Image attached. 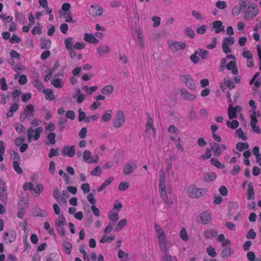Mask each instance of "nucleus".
<instances>
[{
    "mask_svg": "<svg viewBox=\"0 0 261 261\" xmlns=\"http://www.w3.org/2000/svg\"><path fill=\"white\" fill-rule=\"evenodd\" d=\"M159 192L160 196L166 205L170 208L173 204L174 201L172 199H169L167 197V192L166 191L165 175L163 170H161L159 171Z\"/></svg>",
    "mask_w": 261,
    "mask_h": 261,
    "instance_id": "obj_1",
    "label": "nucleus"
},
{
    "mask_svg": "<svg viewBox=\"0 0 261 261\" xmlns=\"http://www.w3.org/2000/svg\"><path fill=\"white\" fill-rule=\"evenodd\" d=\"M154 229L159 242V248L162 251L168 252L171 244L166 239V234L163 228L158 224H154Z\"/></svg>",
    "mask_w": 261,
    "mask_h": 261,
    "instance_id": "obj_2",
    "label": "nucleus"
},
{
    "mask_svg": "<svg viewBox=\"0 0 261 261\" xmlns=\"http://www.w3.org/2000/svg\"><path fill=\"white\" fill-rule=\"evenodd\" d=\"M188 195L191 198H199L205 195L206 189L196 187L194 185H190L187 189Z\"/></svg>",
    "mask_w": 261,
    "mask_h": 261,
    "instance_id": "obj_3",
    "label": "nucleus"
},
{
    "mask_svg": "<svg viewBox=\"0 0 261 261\" xmlns=\"http://www.w3.org/2000/svg\"><path fill=\"white\" fill-rule=\"evenodd\" d=\"M43 131V129L42 127H38L35 129L32 127H29L27 130L28 142H31L33 140L35 141L38 140Z\"/></svg>",
    "mask_w": 261,
    "mask_h": 261,
    "instance_id": "obj_4",
    "label": "nucleus"
},
{
    "mask_svg": "<svg viewBox=\"0 0 261 261\" xmlns=\"http://www.w3.org/2000/svg\"><path fill=\"white\" fill-rule=\"evenodd\" d=\"M258 13V9L255 4L253 3L249 4L247 7L246 11L244 13V18L246 20H250Z\"/></svg>",
    "mask_w": 261,
    "mask_h": 261,
    "instance_id": "obj_5",
    "label": "nucleus"
},
{
    "mask_svg": "<svg viewBox=\"0 0 261 261\" xmlns=\"http://www.w3.org/2000/svg\"><path fill=\"white\" fill-rule=\"evenodd\" d=\"M125 122V116L123 111H118L113 121V125L116 128L121 127Z\"/></svg>",
    "mask_w": 261,
    "mask_h": 261,
    "instance_id": "obj_6",
    "label": "nucleus"
},
{
    "mask_svg": "<svg viewBox=\"0 0 261 261\" xmlns=\"http://www.w3.org/2000/svg\"><path fill=\"white\" fill-rule=\"evenodd\" d=\"M83 159L85 162L88 164L97 163L99 161V156L97 154L92 156L90 151L86 150L83 152Z\"/></svg>",
    "mask_w": 261,
    "mask_h": 261,
    "instance_id": "obj_7",
    "label": "nucleus"
},
{
    "mask_svg": "<svg viewBox=\"0 0 261 261\" xmlns=\"http://www.w3.org/2000/svg\"><path fill=\"white\" fill-rule=\"evenodd\" d=\"M35 114V109L34 105L29 104L24 108L23 113L20 116V120L23 121L25 119H30L33 117Z\"/></svg>",
    "mask_w": 261,
    "mask_h": 261,
    "instance_id": "obj_8",
    "label": "nucleus"
},
{
    "mask_svg": "<svg viewBox=\"0 0 261 261\" xmlns=\"http://www.w3.org/2000/svg\"><path fill=\"white\" fill-rule=\"evenodd\" d=\"M103 9L97 4H93L88 9V13L92 17H97L102 15Z\"/></svg>",
    "mask_w": 261,
    "mask_h": 261,
    "instance_id": "obj_9",
    "label": "nucleus"
},
{
    "mask_svg": "<svg viewBox=\"0 0 261 261\" xmlns=\"http://www.w3.org/2000/svg\"><path fill=\"white\" fill-rule=\"evenodd\" d=\"M135 39L141 49H143L145 46L143 34L140 28H137L135 29Z\"/></svg>",
    "mask_w": 261,
    "mask_h": 261,
    "instance_id": "obj_10",
    "label": "nucleus"
},
{
    "mask_svg": "<svg viewBox=\"0 0 261 261\" xmlns=\"http://www.w3.org/2000/svg\"><path fill=\"white\" fill-rule=\"evenodd\" d=\"M168 46L171 50L175 53L180 50L184 49L186 47V44L182 42L173 41L170 43L168 42Z\"/></svg>",
    "mask_w": 261,
    "mask_h": 261,
    "instance_id": "obj_11",
    "label": "nucleus"
},
{
    "mask_svg": "<svg viewBox=\"0 0 261 261\" xmlns=\"http://www.w3.org/2000/svg\"><path fill=\"white\" fill-rule=\"evenodd\" d=\"M181 81L190 89L193 90L196 88L195 84L191 75H183L180 77Z\"/></svg>",
    "mask_w": 261,
    "mask_h": 261,
    "instance_id": "obj_12",
    "label": "nucleus"
},
{
    "mask_svg": "<svg viewBox=\"0 0 261 261\" xmlns=\"http://www.w3.org/2000/svg\"><path fill=\"white\" fill-rule=\"evenodd\" d=\"M75 153V148L74 145L69 146H64L62 150V154L63 156L73 157Z\"/></svg>",
    "mask_w": 261,
    "mask_h": 261,
    "instance_id": "obj_13",
    "label": "nucleus"
},
{
    "mask_svg": "<svg viewBox=\"0 0 261 261\" xmlns=\"http://www.w3.org/2000/svg\"><path fill=\"white\" fill-rule=\"evenodd\" d=\"M242 111V108L240 106H237L232 107V105L230 104L228 108V115L230 119L237 118V112H240Z\"/></svg>",
    "mask_w": 261,
    "mask_h": 261,
    "instance_id": "obj_14",
    "label": "nucleus"
},
{
    "mask_svg": "<svg viewBox=\"0 0 261 261\" xmlns=\"http://www.w3.org/2000/svg\"><path fill=\"white\" fill-rule=\"evenodd\" d=\"M212 29L215 30L216 34H219L224 31V27L223 25L222 22L220 20H216L210 24Z\"/></svg>",
    "mask_w": 261,
    "mask_h": 261,
    "instance_id": "obj_15",
    "label": "nucleus"
},
{
    "mask_svg": "<svg viewBox=\"0 0 261 261\" xmlns=\"http://www.w3.org/2000/svg\"><path fill=\"white\" fill-rule=\"evenodd\" d=\"M137 168V164L134 161L127 163L124 167L123 172L125 175L132 173Z\"/></svg>",
    "mask_w": 261,
    "mask_h": 261,
    "instance_id": "obj_16",
    "label": "nucleus"
},
{
    "mask_svg": "<svg viewBox=\"0 0 261 261\" xmlns=\"http://www.w3.org/2000/svg\"><path fill=\"white\" fill-rule=\"evenodd\" d=\"M182 98L187 100H194L196 96L195 94L190 93L186 89H182L181 91Z\"/></svg>",
    "mask_w": 261,
    "mask_h": 261,
    "instance_id": "obj_17",
    "label": "nucleus"
},
{
    "mask_svg": "<svg viewBox=\"0 0 261 261\" xmlns=\"http://www.w3.org/2000/svg\"><path fill=\"white\" fill-rule=\"evenodd\" d=\"M200 220L202 224H207L212 219V217L209 212L203 211L200 214Z\"/></svg>",
    "mask_w": 261,
    "mask_h": 261,
    "instance_id": "obj_18",
    "label": "nucleus"
},
{
    "mask_svg": "<svg viewBox=\"0 0 261 261\" xmlns=\"http://www.w3.org/2000/svg\"><path fill=\"white\" fill-rule=\"evenodd\" d=\"M16 238V232L14 230H10L5 233L4 239L8 243L14 242Z\"/></svg>",
    "mask_w": 261,
    "mask_h": 261,
    "instance_id": "obj_19",
    "label": "nucleus"
},
{
    "mask_svg": "<svg viewBox=\"0 0 261 261\" xmlns=\"http://www.w3.org/2000/svg\"><path fill=\"white\" fill-rule=\"evenodd\" d=\"M246 195L248 200H253L255 198L254 190L252 182H250L248 185Z\"/></svg>",
    "mask_w": 261,
    "mask_h": 261,
    "instance_id": "obj_20",
    "label": "nucleus"
},
{
    "mask_svg": "<svg viewBox=\"0 0 261 261\" xmlns=\"http://www.w3.org/2000/svg\"><path fill=\"white\" fill-rule=\"evenodd\" d=\"M84 39L85 41L94 44H96L99 42L98 40L92 34L86 33Z\"/></svg>",
    "mask_w": 261,
    "mask_h": 261,
    "instance_id": "obj_21",
    "label": "nucleus"
},
{
    "mask_svg": "<svg viewBox=\"0 0 261 261\" xmlns=\"http://www.w3.org/2000/svg\"><path fill=\"white\" fill-rule=\"evenodd\" d=\"M226 68L227 70H231L233 74L237 75L238 74V69L236 66V63L234 61L229 62L226 65Z\"/></svg>",
    "mask_w": 261,
    "mask_h": 261,
    "instance_id": "obj_22",
    "label": "nucleus"
},
{
    "mask_svg": "<svg viewBox=\"0 0 261 261\" xmlns=\"http://www.w3.org/2000/svg\"><path fill=\"white\" fill-rule=\"evenodd\" d=\"M96 51L98 55L101 57L104 54L109 53L110 51V48L107 45H103L98 47L96 48Z\"/></svg>",
    "mask_w": 261,
    "mask_h": 261,
    "instance_id": "obj_23",
    "label": "nucleus"
},
{
    "mask_svg": "<svg viewBox=\"0 0 261 261\" xmlns=\"http://www.w3.org/2000/svg\"><path fill=\"white\" fill-rule=\"evenodd\" d=\"M44 187L42 184H38L37 185L35 188H33L31 191V194L34 197H38L41 193L43 191Z\"/></svg>",
    "mask_w": 261,
    "mask_h": 261,
    "instance_id": "obj_24",
    "label": "nucleus"
},
{
    "mask_svg": "<svg viewBox=\"0 0 261 261\" xmlns=\"http://www.w3.org/2000/svg\"><path fill=\"white\" fill-rule=\"evenodd\" d=\"M114 90V87L111 85H108L103 87L101 92L104 95H109L113 93Z\"/></svg>",
    "mask_w": 261,
    "mask_h": 261,
    "instance_id": "obj_25",
    "label": "nucleus"
},
{
    "mask_svg": "<svg viewBox=\"0 0 261 261\" xmlns=\"http://www.w3.org/2000/svg\"><path fill=\"white\" fill-rule=\"evenodd\" d=\"M45 96V99L47 100H53L55 99V95L53 90L50 89H46L43 91L42 92Z\"/></svg>",
    "mask_w": 261,
    "mask_h": 261,
    "instance_id": "obj_26",
    "label": "nucleus"
},
{
    "mask_svg": "<svg viewBox=\"0 0 261 261\" xmlns=\"http://www.w3.org/2000/svg\"><path fill=\"white\" fill-rule=\"evenodd\" d=\"M53 196L59 202H66L65 199L61 195V193L58 189H54L53 191Z\"/></svg>",
    "mask_w": 261,
    "mask_h": 261,
    "instance_id": "obj_27",
    "label": "nucleus"
},
{
    "mask_svg": "<svg viewBox=\"0 0 261 261\" xmlns=\"http://www.w3.org/2000/svg\"><path fill=\"white\" fill-rule=\"evenodd\" d=\"M113 180V177H109L102 184V185L98 188H97V191L100 192L106 189L109 185H110L112 182Z\"/></svg>",
    "mask_w": 261,
    "mask_h": 261,
    "instance_id": "obj_28",
    "label": "nucleus"
},
{
    "mask_svg": "<svg viewBox=\"0 0 261 261\" xmlns=\"http://www.w3.org/2000/svg\"><path fill=\"white\" fill-rule=\"evenodd\" d=\"M216 178V174L214 172H207L203 175V180L205 181H212Z\"/></svg>",
    "mask_w": 261,
    "mask_h": 261,
    "instance_id": "obj_29",
    "label": "nucleus"
},
{
    "mask_svg": "<svg viewBox=\"0 0 261 261\" xmlns=\"http://www.w3.org/2000/svg\"><path fill=\"white\" fill-rule=\"evenodd\" d=\"M211 149L215 156H219L222 153L220 145L218 143H214L211 146Z\"/></svg>",
    "mask_w": 261,
    "mask_h": 261,
    "instance_id": "obj_30",
    "label": "nucleus"
},
{
    "mask_svg": "<svg viewBox=\"0 0 261 261\" xmlns=\"http://www.w3.org/2000/svg\"><path fill=\"white\" fill-rule=\"evenodd\" d=\"M108 217L110 220L114 222H116L119 219V216L117 212H115L112 210L109 212Z\"/></svg>",
    "mask_w": 261,
    "mask_h": 261,
    "instance_id": "obj_31",
    "label": "nucleus"
},
{
    "mask_svg": "<svg viewBox=\"0 0 261 261\" xmlns=\"http://www.w3.org/2000/svg\"><path fill=\"white\" fill-rule=\"evenodd\" d=\"M97 89V87L96 86H92L91 87H88L87 86H83L82 87V90L86 93L87 95H91L94 92H95Z\"/></svg>",
    "mask_w": 261,
    "mask_h": 261,
    "instance_id": "obj_32",
    "label": "nucleus"
},
{
    "mask_svg": "<svg viewBox=\"0 0 261 261\" xmlns=\"http://www.w3.org/2000/svg\"><path fill=\"white\" fill-rule=\"evenodd\" d=\"M51 84L56 88L60 89L63 87L62 80L59 78L51 80Z\"/></svg>",
    "mask_w": 261,
    "mask_h": 261,
    "instance_id": "obj_33",
    "label": "nucleus"
},
{
    "mask_svg": "<svg viewBox=\"0 0 261 261\" xmlns=\"http://www.w3.org/2000/svg\"><path fill=\"white\" fill-rule=\"evenodd\" d=\"M10 154L11 155V160L12 161L13 163H14L15 162L18 163L20 161V158L17 152L13 150H11L10 151Z\"/></svg>",
    "mask_w": 261,
    "mask_h": 261,
    "instance_id": "obj_34",
    "label": "nucleus"
},
{
    "mask_svg": "<svg viewBox=\"0 0 261 261\" xmlns=\"http://www.w3.org/2000/svg\"><path fill=\"white\" fill-rule=\"evenodd\" d=\"M127 224V220L125 219H123L119 221L116 227L114 228L115 232H118L120 231L123 227H124Z\"/></svg>",
    "mask_w": 261,
    "mask_h": 261,
    "instance_id": "obj_35",
    "label": "nucleus"
},
{
    "mask_svg": "<svg viewBox=\"0 0 261 261\" xmlns=\"http://www.w3.org/2000/svg\"><path fill=\"white\" fill-rule=\"evenodd\" d=\"M66 223V220L62 214L59 216V219L55 221L56 227L63 226Z\"/></svg>",
    "mask_w": 261,
    "mask_h": 261,
    "instance_id": "obj_36",
    "label": "nucleus"
},
{
    "mask_svg": "<svg viewBox=\"0 0 261 261\" xmlns=\"http://www.w3.org/2000/svg\"><path fill=\"white\" fill-rule=\"evenodd\" d=\"M7 189L0 190V199L4 204L7 202Z\"/></svg>",
    "mask_w": 261,
    "mask_h": 261,
    "instance_id": "obj_37",
    "label": "nucleus"
},
{
    "mask_svg": "<svg viewBox=\"0 0 261 261\" xmlns=\"http://www.w3.org/2000/svg\"><path fill=\"white\" fill-rule=\"evenodd\" d=\"M51 42L49 39H41V48L42 49H48L51 46Z\"/></svg>",
    "mask_w": 261,
    "mask_h": 261,
    "instance_id": "obj_38",
    "label": "nucleus"
},
{
    "mask_svg": "<svg viewBox=\"0 0 261 261\" xmlns=\"http://www.w3.org/2000/svg\"><path fill=\"white\" fill-rule=\"evenodd\" d=\"M112 111L111 110H107L102 115L101 119L103 121L107 122L112 118Z\"/></svg>",
    "mask_w": 261,
    "mask_h": 261,
    "instance_id": "obj_39",
    "label": "nucleus"
},
{
    "mask_svg": "<svg viewBox=\"0 0 261 261\" xmlns=\"http://www.w3.org/2000/svg\"><path fill=\"white\" fill-rule=\"evenodd\" d=\"M217 232L216 230L210 229L204 232V236L207 239H211L216 237Z\"/></svg>",
    "mask_w": 261,
    "mask_h": 261,
    "instance_id": "obj_40",
    "label": "nucleus"
},
{
    "mask_svg": "<svg viewBox=\"0 0 261 261\" xmlns=\"http://www.w3.org/2000/svg\"><path fill=\"white\" fill-rule=\"evenodd\" d=\"M224 84L228 89L231 90L235 88V85L229 78H224L223 79Z\"/></svg>",
    "mask_w": 261,
    "mask_h": 261,
    "instance_id": "obj_41",
    "label": "nucleus"
},
{
    "mask_svg": "<svg viewBox=\"0 0 261 261\" xmlns=\"http://www.w3.org/2000/svg\"><path fill=\"white\" fill-rule=\"evenodd\" d=\"M210 162L213 165L218 169H222L225 167L216 158H212L210 160Z\"/></svg>",
    "mask_w": 261,
    "mask_h": 261,
    "instance_id": "obj_42",
    "label": "nucleus"
},
{
    "mask_svg": "<svg viewBox=\"0 0 261 261\" xmlns=\"http://www.w3.org/2000/svg\"><path fill=\"white\" fill-rule=\"evenodd\" d=\"M34 85L39 91H42L43 92V91L45 90L43 84L40 80L38 79L34 80Z\"/></svg>",
    "mask_w": 261,
    "mask_h": 261,
    "instance_id": "obj_43",
    "label": "nucleus"
},
{
    "mask_svg": "<svg viewBox=\"0 0 261 261\" xmlns=\"http://www.w3.org/2000/svg\"><path fill=\"white\" fill-rule=\"evenodd\" d=\"M64 43L66 49L70 50L73 46V38L72 37L67 38L64 41Z\"/></svg>",
    "mask_w": 261,
    "mask_h": 261,
    "instance_id": "obj_44",
    "label": "nucleus"
},
{
    "mask_svg": "<svg viewBox=\"0 0 261 261\" xmlns=\"http://www.w3.org/2000/svg\"><path fill=\"white\" fill-rule=\"evenodd\" d=\"M64 251L67 254H69L71 252L72 248V245L70 243L65 241L63 242V244Z\"/></svg>",
    "mask_w": 261,
    "mask_h": 261,
    "instance_id": "obj_45",
    "label": "nucleus"
},
{
    "mask_svg": "<svg viewBox=\"0 0 261 261\" xmlns=\"http://www.w3.org/2000/svg\"><path fill=\"white\" fill-rule=\"evenodd\" d=\"M248 148L249 145L247 143L239 142L236 145V149L240 151Z\"/></svg>",
    "mask_w": 261,
    "mask_h": 261,
    "instance_id": "obj_46",
    "label": "nucleus"
},
{
    "mask_svg": "<svg viewBox=\"0 0 261 261\" xmlns=\"http://www.w3.org/2000/svg\"><path fill=\"white\" fill-rule=\"evenodd\" d=\"M179 237L184 241H187L189 240V236L185 228L182 227L181 228L179 233Z\"/></svg>",
    "mask_w": 261,
    "mask_h": 261,
    "instance_id": "obj_47",
    "label": "nucleus"
},
{
    "mask_svg": "<svg viewBox=\"0 0 261 261\" xmlns=\"http://www.w3.org/2000/svg\"><path fill=\"white\" fill-rule=\"evenodd\" d=\"M226 124L228 127L231 129H236L238 127L239 123L237 120H233L232 121H227Z\"/></svg>",
    "mask_w": 261,
    "mask_h": 261,
    "instance_id": "obj_48",
    "label": "nucleus"
},
{
    "mask_svg": "<svg viewBox=\"0 0 261 261\" xmlns=\"http://www.w3.org/2000/svg\"><path fill=\"white\" fill-rule=\"evenodd\" d=\"M67 122V120L65 118H60L59 120L58 125L60 127L61 131H63L65 128V125Z\"/></svg>",
    "mask_w": 261,
    "mask_h": 261,
    "instance_id": "obj_49",
    "label": "nucleus"
},
{
    "mask_svg": "<svg viewBox=\"0 0 261 261\" xmlns=\"http://www.w3.org/2000/svg\"><path fill=\"white\" fill-rule=\"evenodd\" d=\"M206 252L208 255L212 257H214L217 255L215 249L211 245L206 248Z\"/></svg>",
    "mask_w": 261,
    "mask_h": 261,
    "instance_id": "obj_50",
    "label": "nucleus"
},
{
    "mask_svg": "<svg viewBox=\"0 0 261 261\" xmlns=\"http://www.w3.org/2000/svg\"><path fill=\"white\" fill-rule=\"evenodd\" d=\"M234 42V40L233 37L229 36L227 38H225L223 40L222 44H225L227 46L231 45L233 44Z\"/></svg>",
    "mask_w": 261,
    "mask_h": 261,
    "instance_id": "obj_51",
    "label": "nucleus"
},
{
    "mask_svg": "<svg viewBox=\"0 0 261 261\" xmlns=\"http://www.w3.org/2000/svg\"><path fill=\"white\" fill-rule=\"evenodd\" d=\"M101 173V169L99 166H96L93 170L90 172V175L92 176H98Z\"/></svg>",
    "mask_w": 261,
    "mask_h": 261,
    "instance_id": "obj_52",
    "label": "nucleus"
},
{
    "mask_svg": "<svg viewBox=\"0 0 261 261\" xmlns=\"http://www.w3.org/2000/svg\"><path fill=\"white\" fill-rule=\"evenodd\" d=\"M231 254V249L230 248H225L223 249L221 253V256L223 258L228 257Z\"/></svg>",
    "mask_w": 261,
    "mask_h": 261,
    "instance_id": "obj_53",
    "label": "nucleus"
},
{
    "mask_svg": "<svg viewBox=\"0 0 261 261\" xmlns=\"http://www.w3.org/2000/svg\"><path fill=\"white\" fill-rule=\"evenodd\" d=\"M153 121L152 119L151 118L150 116H149L147 117V122L146 124V131H148L149 129H152L154 130L153 127Z\"/></svg>",
    "mask_w": 261,
    "mask_h": 261,
    "instance_id": "obj_54",
    "label": "nucleus"
},
{
    "mask_svg": "<svg viewBox=\"0 0 261 261\" xmlns=\"http://www.w3.org/2000/svg\"><path fill=\"white\" fill-rule=\"evenodd\" d=\"M34 216L36 217H45L47 216V212L45 210L38 209L35 212Z\"/></svg>",
    "mask_w": 261,
    "mask_h": 261,
    "instance_id": "obj_55",
    "label": "nucleus"
},
{
    "mask_svg": "<svg viewBox=\"0 0 261 261\" xmlns=\"http://www.w3.org/2000/svg\"><path fill=\"white\" fill-rule=\"evenodd\" d=\"M115 235L111 234L110 236L108 237L107 236H103L100 240V242L104 243L106 242L112 241L115 239Z\"/></svg>",
    "mask_w": 261,
    "mask_h": 261,
    "instance_id": "obj_56",
    "label": "nucleus"
},
{
    "mask_svg": "<svg viewBox=\"0 0 261 261\" xmlns=\"http://www.w3.org/2000/svg\"><path fill=\"white\" fill-rule=\"evenodd\" d=\"M13 167L14 170L17 173L20 174L23 173L22 168L19 166V162L16 163V162H15L14 163H13Z\"/></svg>",
    "mask_w": 261,
    "mask_h": 261,
    "instance_id": "obj_57",
    "label": "nucleus"
},
{
    "mask_svg": "<svg viewBox=\"0 0 261 261\" xmlns=\"http://www.w3.org/2000/svg\"><path fill=\"white\" fill-rule=\"evenodd\" d=\"M20 41V38L15 34H13L9 39L10 42L12 44L19 43Z\"/></svg>",
    "mask_w": 261,
    "mask_h": 261,
    "instance_id": "obj_58",
    "label": "nucleus"
},
{
    "mask_svg": "<svg viewBox=\"0 0 261 261\" xmlns=\"http://www.w3.org/2000/svg\"><path fill=\"white\" fill-rule=\"evenodd\" d=\"M247 259L249 261H259L258 258L255 259V253L253 251L248 252L247 254Z\"/></svg>",
    "mask_w": 261,
    "mask_h": 261,
    "instance_id": "obj_59",
    "label": "nucleus"
},
{
    "mask_svg": "<svg viewBox=\"0 0 261 261\" xmlns=\"http://www.w3.org/2000/svg\"><path fill=\"white\" fill-rule=\"evenodd\" d=\"M236 136L239 138L242 139L243 141L247 140V137L244 135V133L241 128H239L236 131Z\"/></svg>",
    "mask_w": 261,
    "mask_h": 261,
    "instance_id": "obj_60",
    "label": "nucleus"
},
{
    "mask_svg": "<svg viewBox=\"0 0 261 261\" xmlns=\"http://www.w3.org/2000/svg\"><path fill=\"white\" fill-rule=\"evenodd\" d=\"M55 138L56 135L54 133H49L48 134L47 136V140H48L49 143L52 145L56 143Z\"/></svg>",
    "mask_w": 261,
    "mask_h": 261,
    "instance_id": "obj_61",
    "label": "nucleus"
},
{
    "mask_svg": "<svg viewBox=\"0 0 261 261\" xmlns=\"http://www.w3.org/2000/svg\"><path fill=\"white\" fill-rule=\"evenodd\" d=\"M129 187V184L127 182L122 181L121 182L118 186V189L120 191H124L126 190Z\"/></svg>",
    "mask_w": 261,
    "mask_h": 261,
    "instance_id": "obj_62",
    "label": "nucleus"
},
{
    "mask_svg": "<svg viewBox=\"0 0 261 261\" xmlns=\"http://www.w3.org/2000/svg\"><path fill=\"white\" fill-rule=\"evenodd\" d=\"M213 43L207 44L206 47L208 49H214L217 44V39L216 37H214L212 38Z\"/></svg>",
    "mask_w": 261,
    "mask_h": 261,
    "instance_id": "obj_63",
    "label": "nucleus"
},
{
    "mask_svg": "<svg viewBox=\"0 0 261 261\" xmlns=\"http://www.w3.org/2000/svg\"><path fill=\"white\" fill-rule=\"evenodd\" d=\"M185 34L191 38H193L195 36L194 31L190 27H187L185 31Z\"/></svg>",
    "mask_w": 261,
    "mask_h": 261,
    "instance_id": "obj_64",
    "label": "nucleus"
}]
</instances>
